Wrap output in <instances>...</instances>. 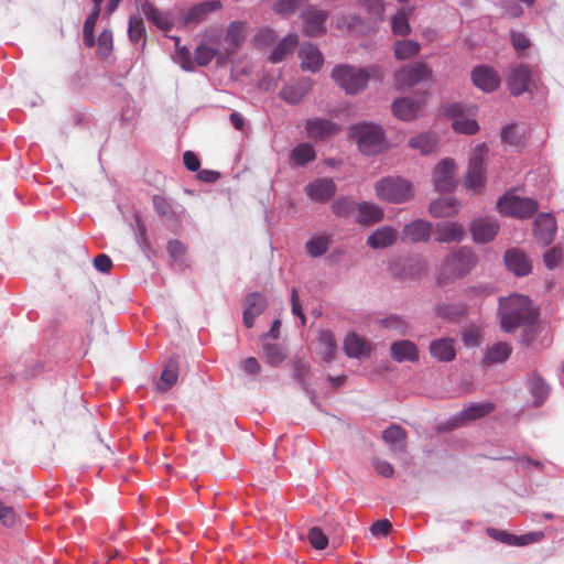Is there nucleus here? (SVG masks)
<instances>
[{
    "label": "nucleus",
    "mask_w": 564,
    "mask_h": 564,
    "mask_svg": "<svg viewBox=\"0 0 564 564\" xmlns=\"http://www.w3.org/2000/svg\"><path fill=\"white\" fill-rule=\"evenodd\" d=\"M478 257L469 247H460L446 256L441 267L438 283L464 278L477 265Z\"/></svg>",
    "instance_id": "2"
},
{
    "label": "nucleus",
    "mask_w": 564,
    "mask_h": 564,
    "mask_svg": "<svg viewBox=\"0 0 564 564\" xmlns=\"http://www.w3.org/2000/svg\"><path fill=\"white\" fill-rule=\"evenodd\" d=\"M332 77L347 94L354 95L364 90L371 77L381 79L382 75L377 67L368 70L350 65H337L332 70Z\"/></svg>",
    "instance_id": "3"
},
{
    "label": "nucleus",
    "mask_w": 564,
    "mask_h": 564,
    "mask_svg": "<svg viewBox=\"0 0 564 564\" xmlns=\"http://www.w3.org/2000/svg\"><path fill=\"white\" fill-rule=\"evenodd\" d=\"M456 164L454 160L446 158L442 160L433 171V182L440 192H449L456 185Z\"/></svg>",
    "instance_id": "10"
},
{
    "label": "nucleus",
    "mask_w": 564,
    "mask_h": 564,
    "mask_svg": "<svg viewBox=\"0 0 564 564\" xmlns=\"http://www.w3.org/2000/svg\"><path fill=\"white\" fill-rule=\"evenodd\" d=\"M487 534L501 543L512 546L528 545L540 541L543 536L541 532H530L522 535H516L507 531L492 528L487 529Z\"/></svg>",
    "instance_id": "12"
},
{
    "label": "nucleus",
    "mask_w": 564,
    "mask_h": 564,
    "mask_svg": "<svg viewBox=\"0 0 564 564\" xmlns=\"http://www.w3.org/2000/svg\"><path fill=\"white\" fill-rule=\"evenodd\" d=\"M301 18L303 20L304 33L307 36L317 37L326 33L327 11L308 6L302 11Z\"/></svg>",
    "instance_id": "9"
},
{
    "label": "nucleus",
    "mask_w": 564,
    "mask_h": 564,
    "mask_svg": "<svg viewBox=\"0 0 564 564\" xmlns=\"http://www.w3.org/2000/svg\"><path fill=\"white\" fill-rule=\"evenodd\" d=\"M414 7L404 6L392 17L391 30L397 36H406L411 32L409 18L413 14Z\"/></svg>",
    "instance_id": "35"
},
{
    "label": "nucleus",
    "mask_w": 564,
    "mask_h": 564,
    "mask_svg": "<svg viewBox=\"0 0 564 564\" xmlns=\"http://www.w3.org/2000/svg\"><path fill=\"white\" fill-rule=\"evenodd\" d=\"M510 39H511V43H512L513 47L518 52H521L530 46L529 39L520 32L512 31L510 34Z\"/></svg>",
    "instance_id": "64"
},
{
    "label": "nucleus",
    "mask_w": 564,
    "mask_h": 564,
    "mask_svg": "<svg viewBox=\"0 0 564 564\" xmlns=\"http://www.w3.org/2000/svg\"><path fill=\"white\" fill-rule=\"evenodd\" d=\"M333 213L338 217H348L357 210V204L347 197H340L332 205Z\"/></svg>",
    "instance_id": "53"
},
{
    "label": "nucleus",
    "mask_w": 564,
    "mask_h": 564,
    "mask_svg": "<svg viewBox=\"0 0 564 564\" xmlns=\"http://www.w3.org/2000/svg\"><path fill=\"white\" fill-rule=\"evenodd\" d=\"M15 521V512L12 507L6 506L0 501V522L11 527Z\"/></svg>",
    "instance_id": "63"
},
{
    "label": "nucleus",
    "mask_w": 564,
    "mask_h": 564,
    "mask_svg": "<svg viewBox=\"0 0 564 564\" xmlns=\"http://www.w3.org/2000/svg\"><path fill=\"white\" fill-rule=\"evenodd\" d=\"M180 40L176 39V46H178ZM176 59L181 67L187 72H193L195 69V63L192 59L191 52L187 47H177Z\"/></svg>",
    "instance_id": "58"
},
{
    "label": "nucleus",
    "mask_w": 564,
    "mask_h": 564,
    "mask_svg": "<svg viewBox=\"0 0 564 564\" xmlns=\"http://www.w3.org/2000/svg\"><path fill=\"white\" fill-rule=\"evenodd\" d=\"M100 14V8H94L89 15L86 18L83 29L84 42L88 47L95 45V26Z\"/></svg>",
    "instance_id": "48"
},
{
    "label": "nucleus",
    "mask_w": 564,
    "mask_h": 564,
    "mask_svg": "<svg viewBox=\"0 0 564 564\" xmlns=\"http://www.w3.org/2000/svg\"><path fill=\"white\" fill-rule=\"evenodd\" d=\"M459 210L457 200L453 197L438 198L430 204L429 212L435 218L452 217Z\"/></svg>",
    "instance_id": "34"
},
{
    "label": "nucleus",
    "mask_w": 564,
    "mask_h": 564,
    "mask_svg": "<svg viewBox=\"0 0 564 564\" xmlns=\"http://www.w3.org/2000/svg\"><path fill=\"white\" fill-rule=\"evenodd\" d=\"M351 135L364 154L373 155L384 149L386 139L383 131L375 123L364 122L352 126Z\"/></svg>",
    "instance_id": "5"
},
{
    "label": "nucleus",
    "mask_w": 564,
    "mask_h": 564,
    "mask_svg": "<svg viewBox=\"0 0 564 564\" xmlns=\"http://www.w3.org/2000/svg\"><path fill=\"white\" fill-rule=\"evenodd\" d=\"M345 354L350 358H359L368 355L370 347L367 341L355 333L348 334L344 340Z\"/></svg>",
    "instance_id": "37"
},
{
    "label": "nucleus",
    "mask_w": 564,
    "mask_h": 564,
    "mask_svg": "<svg viewBox=\"0 0 564 564\" xmlns=\"http://www.w3.org/2000/svg\"><path fill=\"white\" fill-rule=\"evenodd\" d=\"M501 139L503 142L511 145H519L522 141V134L520 133L518 127L507 126L501 132Z\"/></svg>",
    "instance_id": "60"
},
{
    "label": "nucleus",
    "mask_w": 564,
    "mask_h": 564,
    "mask_svg": "<svg viewBox=\"0 0 564 564\" xmlns=\"http://www.w3.org/2000/svg\"><path fill=\"white\" fill-rule=\"evenodd\" d=\"M301 67L303 70L315 73L323 64V55L316 45L303 43L299 50Z\"/></svg>",
    "instance_id": "22"
},
{
    "label": "nucleus",
    "mask_w": 564,
    "mask_h": 564,
    "mask_svg": "<svg viewBox=\"0 0 564 564\" xmlns=\"http://www.w3.org/2000/svg\"><path fill=\"white\" fill-rule=\"evenodd\" d=\"M471 79L475 86L486 93L496 90L500 84L498 73L487 65L476 66L471 72Z\"/></svg>",
    "instance_id": "15"
},
{
    "label": "nucleus",
    "mask_w": 564,
    "mask_h": 564,
    "mask_svg": "<svg viewBox=\"0 0 564 564\" xmlns=\"http://www.w3.org/2000/svg\"><path fill=\"white\" fill-rule=\"evenodd\" d=\"M499 212L516 218H530L538 210V203L533 198L520 197L512 192L506 193L497 202Z\"/></svg>",
    "instance_id": "6"
},
{
    "label": "nucleus",
    "mask_w": 564,
    "mask_h": 564,
    "mask_svg": "<svg viewBox=\"0 0 564 564\" xmlns=\"http://www.w3.org/2000/svg\"><path fill=\"white\" fill-rule=\"evenodd\" d=\"M178 361L176 358H170L166 362L160 379L155 383L156 390L161 392L169 391L177 381Z\"/></svg>",
    "instance_id": "36"
},
{
    "label": "nucleus",
    "mask_w": 564,
    "mask_h": 564,
    "mask_svg": "<svg viewBox=\"0 0 564 564\" xmlns=\"http://www.w3.org/2000/svg\"><path fill=\"white\" fill-rule=\"evenodd\" d=\"M382 328L397 332L399 335H406L410 333L409 323L399 315H390L378 321Z\"/></svg>",
    "instance_id": "46"
},
{
    "label": "nucleus",
    "mask_w": 564,
    "mask_h": 564,
    "mask_svg": "<svg viewBox=\"0 0 564 564\" xmlns=\"http://www.w3.org/2000/svg\"><path fill=\"white\" fill-rule=\"evenodd\" d=\"M372 466L375 470L382 477L390 478L393 476L394 469L392 465L384 459L375 458L372 460Z\"/></svg>",
    "instance_id": "61"
},
{
    "label": "nucleus",
    "mask_w": 564,
    "mask_h": 564,
    "mask_svg": "<svg viewBox=\"0 0 564 564\" xmlns=\"http://www.w3.org/2000/svg\"><path fill=\"white\" fill-rule=\"evenodd\" d=\"M304 1L305 0H275L272 4V10L275 14L288 18L295 13Z\"/></svg>",
    "instance_id": "51"
},
{
    "label": "nucleus",
    "mask_w": 564,
    "mask_h": 564,
    "mask_svg": "<svg viewBox=\"0 0 564 564\" xmlns=\"http://www.w3.org/2000/svg\"><path fill=\"white\" fill-rule=\"evenodd\" d=\"M420 50V43L413 40H401L394 44V55L400 61L416 56Z\"/></svg>",
    "instance_id": "44"
},
{
    "label": "nucleus",
    "mask_w": 564,
    "mask_h": 564,
    "mask_svg": "<svg viewBox=\"0 0 564 564\" xmlns=\"http://www.w3.org/2000/svg\"><path fill=\"white\" fill-rule=\"evenodd\" d=\"M243 304V324L247 328H251L254 319L265 311L268 300L262 293L253 292L245 297Z\"/></svg>",
    "instance_id": "13"
},
{
    "label": "nucleus",
    "mask_w": 564,
    "mask_h": 564,
    "mask_svg": "<svg viewBox=\"0 0 564 564\" xmlns=\"http://www.w3.org/2000/svg\"><path fill=\"white\" fill-rule=\"evenodd\" d=\"M484 153L482 149L476 150L469 159L466 186L469 189H477L484 184Z\"/></svg>",
    "instance_id": "19"
},
{
    "label": "nucleus",
    "mask_w": 564,
    "mask_h": 564,
    "mask_svg": "<svg viewBox=\"0 0 564 564\" xmlns=\"http://www.w3.org/2000/svg\"><path fill=\"white\" fill-rule=\"evenodd\" d=\"M306 131L310 138L316 140H325L326 138L337 133L339 126L328 119L313 118L306 122Z\"/></svg>",
    "instance_id": "23"
},
{
    "label": "nucleus",
    "mask_w": 564,
    "mask_h": 564,
    "mask_svg": "<svg viewBox=\"0 0 564 564\" xmlns=\"http://www.w3.org/2000/svg\"><path fill=\"white\" fill-rule=\"evenodd\" d=\"M263 355L268 364L271 366H279L285 359L283 348L278 344H262Z\"/></svg>",
    "instance_id": "49"
},
{
    "label": "nucleus",
    "mask_w": 564,
    "mask_h": 564,
    "mask_svg": "<svg viewBox=\"0 0 564 564\" xmlns=\"http://www.w3.org/2000/svg\"><path fill=\"white\" fill-rule=\"evenodd\" d=\"M128 35L132 43H137L145 39V26L141 17H130L128 24Z\"/></svg>",
    "instance_id": "52"
},
{
    "label": "nucleus",
    "mask_w": 564,
    "mask_h": 564,
    "mask_svg": "<svg viewBox=\"0 0 564 564\" xmlns=\"http://www.w3.org/2000/svg\"><path fill=\"white\" fill-rule=\"evenodd\" d=\"M141 12L145 19L162 31H169L173 26V21L167 12H162L150 1L141 4Z\"/></svg>",
    "instance_id": "30"
},
{
    "label": "nucleus",
    "mask_w": 564,
    "mask_h": 564,
    "mask_svg": "<svg viewBox=\"0 0 564 564\" xmlns=\"http://www.w3.org/2000/svg\"><path fill=\"white\" fill-rule=\"evenodd\" d=\"M433 231L432 223L423 219H415L406 224L402 229V239L410 242H427Z\"/></svg>",
    "instance_id": "16"
},
{
    "label": "nucleus",
    "mask_w": 564,
    "mask_h": 564,
    "mask_svg": "<svg viewBox=\"0 0 564 564\" xmlns=\"http://www.w3.org/2000/svg\"><path fill=\"white\" fill-rule=\"evenodd\" d=\"M398 239V231L391 226L377 228L367 238V246L371 249H384L394 245Z\"/></svg>",
    "instance_id": "26"
},
{
    "label": "nucleus",
    "mask_w": 564,
    "mask_h": 564,
    "mask_svg": "<svg viewBox=\"0 0 564 564\" xmlns=\"http://www.w3.org/2000/svg\"><path fill=\"white\" fill-rule=\"evenodd\" d=\"M462 340L467 347H476L479 344V332L475 327H468L463 332Z\"/></svg>",
    "instance_id": "62"
},
{
    "label": "nucleus",
    "mask_w": 564,
    "mask_h": 564,
    "mask_svg": "<svg viewBox=\"0 0 564 564\" xmlns=\"http://www.w3.org/2000/svg\"><path fill=\"white\" fill-rule=\"evenodd\" d=\"M318 341L323 347V357L326 361L334 358L336 351V340L333 332L326 329L319 333Z\"/></svg>",
    "instance_id": "50"
},
{
    "label": "nucleus",
    "mask_w": 564,
    "mask_h": 564,
    "mask_svg": "<svg viewBox=\"0 0 564 564\" xmlns=\"http://www.w3.org/2000/svg\"><path fill=\"white\" fill-rule=\"evenodd\" d=\"M543 261L547 269L553 270L560 267L563 262V251L558 247H554L547 250L543 254Z\"/></svg>",
    "instance_id": "57"
},
{
    "label": "nucleus",
    "mask_w": 564,
    "mask_h": 564,
    "mask_svg": "<svg viewBox=\"0 0 564 564\" xmlns=\"http://www.w3.org/2000/svg\"><path fill=\"white\" fill-rule=\"evenodd\" d=\"M499 230V224L490 217H480L475 219L470 226L473 240L477 243H487L491 241Z\"/></svg>",
    "instance_id": "11"
},
{
    "label": "nucleus",
    "mask_w": 564,
    "mask_h": 564,
    "mask_svg": "<svg viewBox=\"0 0 564 564\" xmlns=\"http://www.w3.org/2000/svg\"><path fill=\"white\" fill-rule=\"evenodd\" d=\"M308 541L316 550H324L328 544V539L319 528H312L308 532Z\"/></svg>",
    "instance_id": "59"
},
{
    "label": "nucleus",
    "mask_w": 564,
    "mask_h": 564,
    "mask_svg": "<svg viewBox=\"0 0 564 564\" xmlns=\"http://www.w3.org/2000/svg\"><path fill=\"white\" fill-rule=\"evenodd\" d=\"M390 356L400 364L416 362L420 358L417 346L409 339L393 341L390 346Z\"/></svg>",
    "instance_id": "21"
},
{
    "label": "nucleus",
    "mask_w": 564,
    "mask_h": 564,
    "mask_svg": "<svg viewBox=\"0 0 564 564\" xmlns=\"http://www.w3.org/2000/svg\"><path fill=\"white\" fill-rule=\"evenodd\" d=\"M465 227L456 221L437 223L434 228V237L437 242H460L465 239Z\"/></svg>",
    "instance_id": "14"
},
{
    "label": "nucleus",
    "mask_w": 564,
    "mask_h": 564,
    "mask_svg": "<svg viewBox=\"0 0 564 564\" xmlns=\"http://www.w3.org/2000/svg\"><path fill=\"white\" fill-rule=\"evenodd\" d=\"M153 205L156 213L167 220H175L177 218V212L172 208V205L161 196L153 197Z\"/></svg>",
    "instance_id": "54"
},
{
    "label": "nucleus",
    "mask_w": 564,
    "mask_h": 564,
    "mask_svg": "<svg viewBox=\"0 0 564 564\" xmlns=\"http://www.w3.org/2000/svg\"><path fill=\"white\" fill-rule=\"evenodd\" d=\"M437 143L436 135L430 132L420 133L409 140V145L422 154L431 153Z\"/></svg>",
    "instance_id": "43"
},
{
    "label": "nucleus",
    "mask_w": 564,
    "mask_h": 564,
    "mask_svg": "<svg viewBox=\"0 0 564 564\" xmlns=\"http://www.w3.org/2000/svg\"><path fill=\"white\" fill-rule=\"evenodd\" d=\"M376 195L380 200L391 204H402L410 200L414 191L412 184L399 176H387L375 185Z\"/></svg>",
    "instance_id": "4"
},
{
    "label": "nucleus",
    "mask_w": 564,
    "mask_h": 564,
    "mask_svg": "<svg viewBox=\"0 0 564 564\" xmlns=\"http://www.w3.org/2000/svg\"><path fill=\"white\" fill-rule=\"evenodd\" d=\"M216 54V48L207 45H199L194 52V61L198 66H206L213 61Z\"/></svg>",
    "instance_id": "55"
},
{
    "label": "nucleus",
    "mask_w": 564,
    "mask_h": 564,
    "mask_svg": "<svg viewBox=\"0 0 564 564\" xmlns=\"http://www.w3.org/2000/svg\"><path fill=\"white\" fill-rule=\"evenodd\" d=\"M499 316L501 329L511 333L521 326L531 327L538 314L528 296L511 294L508 297L500 299Z\"/></svg>",
    "instance_id": "1"
},
{
    "label": "nucleus",
    "mask_w": 564,
    "mask_h": 564,
    "mask_svg": "<svg viewBox=\"0 0 564 564\" xmlns=\"http://www.w3.org/2000/svg\"><path fill=\"white\" fill-rule=\"evenodd\" d=\"M336 186L330 178H317L305 186L306 194L316 202H326L335 194Z\"/></svg>",
    "instance_id": "27"
},
{
    "label": "nucleus",
    "mask_w": 564,
    "mask_h": 564,
    "mask_svg": "<svg viewBox=\"0 0 564 564\" xmlns=\"http://www.w3.org/2000/svg\"><path fill=\"white\" fill-rule=\"evenodd\" d=\"M358 213L356 221L360 225L370 226L383 218V209L376 204L362 202L357 204Z\"/></svg>",
    "instance_id": "33"
},
{
    "label": "nucleus",
    "mask_w": 564,
    "mask_h": 564,
    "mask_svg": "<svg viewBox=\"0 0 564 564\" xmlns=\"http://www.w3.org/2000/svg\"><path fill=\"white\" fill-rule=\"evenodd\" d=\"M169 256L172 258L175 267L184 269L187 267L185 259L186 247L180 240H171L166 247Z\"/></svg>",
    "instance_id": "47"
},
{
    "label": "nucleus",
    "mask_w": 564,
    "mask_h": 564,
    "mask_svg": "<svg viewBox=\"0 0 564 564\" xmlns=\"http://www.w3.org/2000/svg\"><path fill=\"white\" fill-rule=\"evenodd\" d=\"M528 384H529V390H530L532 397L534 398V404L535 405L542 404L550 392L549 386L545 383V381L540 376H536V375H533L529 379Z\"/></svg>",
    "instance_id": "45"
},
{
    "label": "nucleus",
    "mask_w": 564,
    "mask_h": 564,
    "mask_svg": "<svg viewBox=\"0 0 564 564\" xmlns=\"http://www.w3.org/2000/svg\"><path fill=\"white\" fill-rule=\"evenodd\" d=\"M221 8V2L218 0L203 1L193 6L184 15V23L198 24L204 21L207 15Z\"/></svg>",
    "instance_id": "29"
},
{
    "label": "nucleus",
    "mask_w": 564,
    "mask_h": 564,
    "mask_svg": "<svg viewBox=\"0 0 564 564\" xmlns=\"http://www.w3.org/2000/svg\"><path fill=\"white\" fill-rule=\"evenodd\" d=\"M405 431L399 425H391L382 432L383 441L393 452H403L405 449Z\"/></svg>",
    "instance_id": "38"
},
{
    "label": "nucleus",
    "mask_w": 564,
    "mask_h": 564,
    "mask_svg": "<svg viewBox=\"0 0 564 564\" xmlns=\"http://www.w3.org/2000/svg\"><path fill=\"white\" fill-rule=\"evenodd\" d=\"M312 82L310 78H301L285 85L279 93L281 99L291 105L301 102L304 96L311 89Z\"/></svg>",
    "instance_id": "20"
},
{
    "label": "nucleus",
    "mask_w": 564,
    "mask_h": 564,
    "mask_svg": "<svg viewBox=\"0 0 564 564\" xmlns=\"http://www.w3.org/2000/svg\"><path fill=\"white\" fill-rule=\"evenodd\" d=\"M422 107V100L401 97L392 104L393 115L403 121H410L417 117Z\"/></svg>",
    "instance_id": "25"
},
{
    "label": "nucleus",
    "mask_w": 564,
    "mask_h": 564,
    "mask_svg": "<svg viewBox=\"0 0 564 564\" xmlns=\"http://www.w3.org/2000/svg\"><path fill=\"white\" fill-rule=\"evenodd\" d=\"M276 40V33L273 29L261 28L254 35V44L259 47H265L273 44Z\"/></svg>",
    "instance_id": "56"
},
{
    "label": "nucleus",
    "mask_w": 564,
    "mask_h": 564,
    "mask_svg": "<svg viewBox=\"0 0 564 564\" xmlns=\"http://www.w3.org/2000/svg\"><path fill=\"white\" fill-rule=\"evenodd\" d=\"M247 28V23L241 21H235L229 24L225 35V43L227 44V54L235 53L237 48L242 45V43L246 40Z\"/></svg>",
    "instance_id": "31"
},
{
    "label": "nucleus",
    "mask_w": 564,
    "mask_h": 564,
    "mask_svg": "<svg viewBox=\"0 0 564 564\" xmlns=\"http://www.w3.org/2000/svg\"><path fill=\"white\" fill-rule=\"evenodd\" d=\"M429 349L431 356L441 362L453 361L456 357L455 340L449 337L431 341Z\"/></svg>",
    "instance_id": "28"
},
{
    "label": "nucleus",
    "mask_w": 564,
    "mask_h": 564,
    "mask_svg": "<svg viewBox=\"0 0 564 564\" xmlns=\"http://www.w3.org/2000/svg\"><path fill=\"white\" fill-rule=\"evenodd\" d=\"M330 241L328 235L316 234L306 241L305 251L312 258H319L328 251Z\"/></svg>",
    "instance_id": "39"
},
{
    "label": "nucleus",
    "mask_w": 564,
    "mask_h": 564,
    "mask_svg": "<svg viewBox=\"0 0 564 564\" xmlns=\"http://www.w3.org/2000/svg\"><path fill=\"white\" fill-rule=\"evenodd\" d=\"M433 77L432 69L422 62L403 66L394 74L398 89L411 88L422 82H429Z\"/></svg>",
    "instance_id": "7"
},
{
    "label": "nucleus",
    "mask_w": 564,
    "mask_h": 564,
    "mask_svg": "<svg viewBox=\"0 0 564 564\" xmlns=\"http://www.w3.org/2000/svg\"><path fill=\"white\" fill-rule=\"evenodd\" d=\"M507 268L518 276L527 275L531 265L523 252L517 249L508 250L505 254Z\"/></svg>",
    "instance_id": "32"
},
{
    "label": "nucleus",
    "mask_w": 564,
    "mask_h": 564,
    "mask_svg": "<svg viewBox=\"0 0 564 564\" xmlns=\"http://www.w3.org/2000/svg\"><path fill=\"white\" fill-rule=\"evenodd\" d=\"M471 111L470 107L460 102H454L447 106L445 113L453 118V129L463 134H474L478 131L479 127L476 120L467 118L465 115Z\"/></svg>",
    "instance_id": "8"
},
{
    "label": "nucleus",
    "mask_w": 564,
    "mask_h": 564,
    "mask_svg": "<svg viewBox=\"0 0 564 564\" xmlns=\"http://www.w3.org/2000/svg\"><path fill=\"white\" fill-rule=\"evenodd\" d=\"M511 351L512 348L507 343H496L487 349L482 362L485 365L501 364L509 358Z\"/></svg>",
    "instance_id": "41"
},
{
    "label": "nucleus",
    "mask_w": 564,
    "mask_h": 564,
    "mask_svg": "<svg viewBox=\"0 0 564 564\" xmlns=\"http://www.w3.org/2000/svg\"><path fill=\"white\" fill-rule=\"evenodd\" d=\"M556 235V220L551 214H540L534 220V236L543 245L552 243Z\"/></svg>",
    "instance_id": "17"
},
{
    "label": "nucleus",
    "mask_w": 564,
    "mask_h": 564,
    "mask_svg": "<svg viewBox=\"0 0 564 564\" xmlns=\"http://www.w3.org/2000/svg\"><path fill=\"white\" fill-rule=\"evenodd\" d=\"M299 43L296 34H288L283 37L278 45L273 48L270 61L272 63H279L284 59L286 55L292 53Z\"/></svg>",
    "instance_id": "40"
},
{
    "label": "nucleus",
    "mask_w": 564,
    "mask_h": 564,
    "mask_svg": "<svg viewBox=\"0 0 564 564\" xmlns=\"http://www.w3.org/2000/svg\"><path fill=\"white\" fill-rule=\"evenodd\" d=\"M531 80V69L528 65L520 64L514 67L508 78V86L513 96H519L528 90Z\"/></svg>",
    "instance_id": "24"
},
{
    "label": "nucleus",
    "mask_w": 564,
    "mask_h": 564,
    "mask_svg": "<svg viewBox=\"0 0 564 564\" xmlns=\"http://www.w3.org/2000/svg\"><path fill=\"white\" fill-rule=\"evenodd\" d=\"M316 153L310 143H300L291 152V162L296 166H304L315 160Z\"/></svg>",
    "instance_id": "42"
},
{
    "label": "nucleus",
    "mask_w": 564,
    "mask_h": 564,
    "mask_svg": "<svg viewBox=\"0 0 564 564\" xmlns=\"http://www.w3.org/2000/svg\"><path fill=\"white\" fill-rule=\"evenodd\" d=\"M495 406L491 402L470 403L467 408L460 411L451 421L452 427L464 424L467 421L484 417L494 411Z\"/></svg>",
    "instance_id": "18"
}]
</instances>
